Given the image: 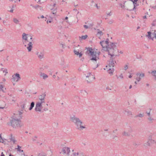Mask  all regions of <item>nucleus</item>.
<instances>
[{
    "instance_id": "423d86ee",
    "label": "nucleus",
    "mask_w": 156,
    "mask_h": 156,
    "mask_svg": "<svg viewBox=\"0 0 156 156\" xmlns=\"http://www.w3.org/2000/svg\"><path fill=\"white\" fill-rule=\"evenodd\" d=\"M42 103L38 102L36 103L35 108V111L37 112H41L42 108Z\"/></svg>"
},
{
    "instance_id": "b1692460",
    "label": "nucleus",
    "mask_w": 156,
    "mask_h": 156,
    "mask_svg": "<svg viewBox=\"0 0 156 156\" xmlns=\"http://www.w3.org/2000/svg\"><path fill=\"white\" fill-rule=\"evenodd\" d=\"M87 36L86 35L84 36H82L81 37H79V39L80 40H85L87 38Z\"/></svg>"
},
{
    "instance_id": "49530a36",
    "label": "nucleus",
    "mask_w": 156,
    "mask_h": 156,
    "mask_svg": "<svg viewBox=\"0 0 156 156\" xmlns=\"http://www.w3.org/2000/svg\"><path fill=\"white\" fill-rule=\"evenodd\" d=\"M152 134L148 136V140L149 141L151 140H152Z\"/></svg>"
},
{
    "instance_id": "ea45409f",
    "label": "nucleus",
    "mask_w": 156,
    "mask_h": 156,
    "mask_svg": "<svg viewBox=\"0 0 156 156\" xmlns=\"http://www.w3.org/2000/svg\"><path fill=\"white\" fill-rule=\"evenodd\" d=\"M12 101L13 102V103H14L15 101L13 99H9V101H8V102L10 104H12Z\"/></svg>"
},
{
    "instance_id": "e2e57ef3",
    "label": "nucleus",
    "mask_w": 156,
    "mask_h": 156,
    "mask_svg": "<svg viewBox=\"0 0 156 156\" xmlns=\"http://www.w3.org/2000/svg\"><path fill=\"white\" fill-rule=\"evenodd\" d=\"M119 77L121 78H123V76H122V74H121L119 76Z\"/></svg>"
},
{
    "instance_id": "9d476101",
    "label": "nucleus",
    "mask_w": 156,
    "mask_h": 156,
    "mask_svg": "<svg viewBox=\"0 0 156 156\" xmlns=\"http://www.w3.org/2000/svg\"><path fill=\"white\" fill-rule=\"evenodd\" d=\"M33 44L31 42H30L27 44V48L29 52L33 48Z\"/></svg>"
},
{
    "instance_id": "4d7b16f0",
    "label": "nucleus",
    "mask_w": 156,
    "mask_h": 156,
    "mask_svg": "<svg viewBox=\"0 0 156 156\" xmlns=\"http://www.w3.org/2000/svg\"><path fill=\"white\" fill-rule=\"evenodd\" d=\"M83 27L86 29H88V27L87 25H83Z\"/></svg>"
},
{
    "instance_id": "ddd939ff",
    "label": "nucleus",
    "mask_w": 156,
    "mask_h": 156,
    "mask_svg": "<svg viewBox=\"0 0 156 156\" xmlns=\"http://www.w3.org/2000/svg\"><path fill=\"white\" fill-rule=\"evenodd\" d=\"M119 54H114L111 55V57H110V60H115V58L117 57V56H119Z\"/></svg>"
},
{
    "instance_id": "5701e85b",
    "label": "nucleus",
    "mask_w": 156,
    "mask_h": 156,
    "mask_svg": "<svg viewBox=\"0 0 156 156\" xmlns=\"http://www.w3.org/2000/svg\"><path fill=\"white\" fill-rule=\"evenodd\" d=\"M114 71V69H112L110 68L108 70V72L110 74L112 75L113 74Z\"/></svg>"
},
{
    "instance_id": "f8f14e48",
    "label": "nucleus",
    "mask_w": 156,
    "mask_h": 156,
    "mask_svg": "<svg viewBox=\"0 0 156 156\" xmlns=\"http://www.w3.org/2000/svg\"><path fill=\"white\" fill-rule=\"evenodd\" d=\"M0 103L3 105H0V108L3 109L4 108H7L8 106L5 104V102L1 101Z\"/></svg>"
},
{
    "instance_id": "13d9d810",
    "label": "nucleus",
    "mask_w": 156,
    "mask_h": 156,
    "mask_svg": "<svg viewBox=\"0 0 156 156\" xmlns=\"http://www.w3.org/2000/svg\"><path fill=\"white\" fill-rule=\"evenodd\" d=\"M3 73H5V75L6 74L8 73L7 70L6 69H5L4 70H3Z\"/></svg>"
},
{
    "instance_id": "c756f323",
    "label": "nucleus",
    "mask_w": 156,
    "mask_h": 156,
    "mask_svg": "<svg viewBox=\"0 0 156 156\" xmlns=\"http://www.w3.org/2000/svg\"><path fill=\"white\" fill-rule=\"evenodd\" d=\"M13 21L16 24H19V20L16 18H14L13 19Z\"/></svg>"
},
{
    "instance_id": "4468645a",
    "label": "nucleus",
    "mask_w": 156,
    "mask_h": 156,
    "mask_svg": "<svg viewBox=\"0 0 156 156\" xmlns=\"http://www.w3.org/2000/svg\"><path fill=\"white\" fill-rule=\"evenodd\" d=\"M103 41H101L100 42V44L102 46L103 49H104L105 50L106 49V46H108L106 45V44L105 43H103Z\"/></svg>"
},
{
    "instance_id": "37998d69",
    "label": "nucleus",
    "mask_w": 156,
    "mask_h": 156,
    "mask_svg": "<svg viewBox=\"0 0 156 156\" xmlns=\"http://www.w3.org/2000/svg\"><path fill=\"white\" fill-rule=\"evenodd\" d=\"M37 138V137L36 136H35L34 137H33L32 138L33 141H36V139Z\"/></svg>"
},
{
    "instance_id": "6e6552de",
    "label": "nucleus",
    "mask_w": 156,
    "mask_h": 156,
    "mask_svg": "<svg viewBox=\"0 0 156 156\" xmlns=\"http://www.w3.org/2000/svg\"><path fill=\"white\" fill-rule=\"evenodd\" d=\"M12 81L17 82L21 79L19 73H16L14 75L12 76Z\"/></svg>"
},
{
    "instance_id": "0eeeda50",
    "label": "nucleus",
    "mask_w": 156,
    "mask_h": 156,
    "mask_svg": "<svg viewBox=\"0 0 156 156\" xmlns=\"http://www.w3.org/2000/svg\"><path fill=\"white\" fill-rule=\"evenodd\" d=\"M79 45H78L77 46L75 47L74 50V52L75 55L77 56L79 55V57L80 58L82 56V54L81 52L79 53Z\"/></svg>"
},
{
    "instance_id": "dca6fc26",
    "label": "nucleus",
    "mask_w": 156,
    "mask_h": 156,
    "mask_svg": "<svg viewBox=\"0 0 156 156\" xmlns=\"http://www.w3.org/2000/svg\"><path fill=\"white\" fill-rule=\"evenodd\" d=\"M28 35V34L23 33L22 34V40L28 41V37H27Z\"/></svg>"
},
{
    "instance_id": "412c9836",
    "label": "nucleus",
    "mask_w": 156,
    "mask_h": 156,
    "mask_svg": "<svg viewBox=\"0 0 156 156\" xmlns=\"http://www.w3.org/2000/svg\"><path fill=\"white\" fill-rule=\"evenodd\" d=\"M86 77H89V78H93L94 79H95V78L94 76H93V75H92L91 74V73H89L87 74V76H86Z\"/></svg>"
},
{
    "instance_id": "e433bc0d",
    "label": "nucleus",
    "mask_w": 156,
    "mask_h": 156,
    "mask_svg": "<svg viewBox=\"0 0 156 156\" xmlns=\"http://www.w3.org/2000/svg\"><path fill=\"white\" fill-rule=\"evenodd\" d=\"M92 79L94 80L93 78H89V80H87V83H90L92 82Z\"/></svg>"
},
{
    "instance_id": "f3484780",
    "label": "nucleus",
    "mask_w": 156,
    "mask_h": 156,
    "mask_svg": "<svg viewBox=\"0 0 156 156\" xmlns=\"http://www.w3.org/2000/svg\"><path fill=\"white\" fill-rule=\"evenodd\" d=\"M116 63L115 60H110L109 63V66L110 67L112 66L113 67Z\"/></svg>"
},
{
    "instance_id": "5fc2aeb1",
    "label": "nucleus",
    "mask_w": 156,
    "mask_h": 156,
    "mask_svg": "<svg viewBox=\"0 0 156 156\" xmlns=\"http://www.w3.org/2000/svg\"><path fill=\"white\" fill-rule=\"evenodd\" d=\"M120 6L122 8H124V5H123L122 4H120Z\"/></svg>"
},
{
    "instance_id": "09e8293b",
    "label": "nucleus",
    "mask_w": 156,
    "mask_h": 156,
    "mask_svg": "<svg viewBox=\"0 0 156 156\" xmlns=\"http://www.w3.org/2000/svg\"><path fill=\"white\" fill-rule=\"evenodd\" d=\"M56 12V11L55 10H53L52 12V14L54 15H55Z\"/></svg>"
},
{
    "instance_id": "1a4fd4ad",
    "label": "nucleus",
    "mask_w": 156,
    "mask_h": 156,
    "mask_svg": "<svg viewBox=\"0 0 156 156\" xmlns=\"http://www.w3.org/2000/svg\"><path fill=\"white\" fill-rule=\"evenodd\" d=\"M46 96V94L44 93L39 95L38 98L39 100L41 101L40 102L43 103L45 102V98Z\"/></svg>"
},
{
    "instance_id": "9b49d317",
    "label": "nucleus",
    "mask_w": 156,
    "mask_h": 156,
    "mask_svg": "<svg viewBox=\"0 0 156 156\" xmlns=\"http://www.w3.org/2000/svg\"><path fill=\"white\" fill-rule=\"evenodd\" d=\"M62 153L63 154H68V147H64L62 149Z\"/></svg>"
},
{
    "instance_id": "7c9ffc66",
    "label": "nucleus",
    "mask_w": 156,
    "mask_h": 156,
    "mask_svg": "<svg viewBox=\"0 0 156 156\" xmlns=\"http://www.w3.org/2000/svg\"><path fill=\"white\" fill-rule=\"evenodd\" d=\"M22 42L23 44L24 45V46L25 47H26L27 46V42H28V41L22 40Z\"/></svg>"
},
{
    "instance_id": "052dcab7",
    "label": "nucleus",
    "mask_w": 156,
    "mask_h": 156,
    "mask_svg": "<svg viewBox=\"0 0 156 156\" xmlns=\"http://www.w3.org/2000/svg\"><path fill=\"white\" fill-rule=\"evenodd\" d=\"M21 148V147L19 146V145H17V150H19Z\"/></svg>"
},
{
    "instance_id": "c03bdc74",
    "label": "nucleus",
    "mask_w": 156,
    "mask_h": 156,
    "mask_svg": "<svg viewBox=\"0 0 156 156\" xmlns=\"http://www.w3.org/2000/svg\"><path fill=\"white\" fill-rule=\"evenodd\" d=\"M144 145L146 146H150V143H149V141H148L147 142L144 144Z\"/></svg>"
},
{
    "instance_id": "4c0bfd02",
    "label": "nucleus",
    "mask_w": 156,
    "mask_h": 156,
    "mask_svg": "<svg viewBox=\"0 0 156 156\" xmlns=\"http://www.w3.org/2000/svg\"><path fill=\"white\" fill-rule=\"evenodd\" d=\"M4 139H3L1 136V135L0 134V142L3 143L4 140Z\"/></svg>"
},
{
    "instance_id": "2eb2a0df",
    "label": "nucleus",
    "mask_w": 156,
    "mask_h": 156,
    "mask_svg": "<svg viewBox=\"0 0 156 156\" xmlns=\"http://www.w3.org/2000/svg\"><path fill=\"white\" fill-rule=\"evenodd\" d=\"M36 55H37L38 58L40 59H42L44 58V54L42 52H41L40 54L38 52H37Z\"/></svg>"
},
{
    "instance_id": "4be33fe9",
    "label": "nucleus",
    "mask_w": 156,
    "mask_h": 156,
    "mask_svg": "<svg viewBox=\"0 0 156 156\" xmlns=\"http://www.w3.org/2000/svg\"><path fill=\"white\" fill-rule=\"evenodd\" d=\"M10 141H12L13 142V143H15V142L16 141V140H15V139L14 137H12V134H10Z\"/></svg>"
},
{
    "instance_id": "c9c22d12",
    "label": "nucleus",
    "mask_w": 156,
    "mask_h": 156,
    "mask_svg": "<svg viewBox=\"0 0 156 156\" xmlns=\"http://www.w3.org/2000/svg\"><path fill=\"white\" fill-rule=\"evenodd\" d=\"M148 35H146V37H148V38H151V32H147Z\"/></svg>"
},
{
    "instance_id": "864d4df0",
    "label": "nucleus",
    "mask_w": 156,
    "mask_h": 156,
    "mask_svg": "<svg viewBox=\"0 0 156 156\" xmlns=\"http://www.w3.org/2000/svg\"><path fill=\"white\" fill-rule=\"evenodd\" d=\"M128 68V66L127 65H126L124 66V69L126 70Z\"/></svg>"
},
{
    "instance_id": "c85d7f7f",
    "label": "nucleus",
    "mask_w": 156,
    "mask_h": 156,
    "mask_svg": "<svg viewBox=\"0 0 156 156\" xmlns=\"http://www.w3.org/2000/svg\"><path fill=\"white\" fill-rule=\"evenodd\" d=\"M144 116V114H139L135 116V118H137L138 117L142 118Z\"/></svg>"
},
{
    "instance_id": "6e6d98bb",
    "label": "nucleus",
    "mask_w": 156,
    "mask_h": 156,
    "mask_svg": "<svg viewBox=\"0 0 156 156\" xmlns=\"http://www.w3.org/2000/svg\"><path fill=\"white\" fill-rule=\"evenodd\" d=\"M141 79V78L140 77H137L136 78V80H137L138 81H139Z\"/></svg>"
},
{
    "instance_id": "58836bf2",
    "label": "nucleus",
    "mask_w": 156,
    "mask_h": 156,
    "mask_svg": "<svg viewBox=\"0 0 156 156\" xmlns=\"http://www.w3.org/2000/svg\"><path fill=\"white\" fill-rule=\"evenodd\" d=\"M18 112H21L18 111V112H16L15 113H14V115H13V116H18L19 115V113H18Z\"/></svg>"
},
{
    "instance_id": "8fccbe9b",
    "label": "nucleus",
    "mask_w": 156,
    "mask_h": 156,
    "mask_svg": "<svg viewBox=\"0 0 156 156\" xmlns=\"http://www.w3.org/2000/svg\"><path fill=\"white\" fill-rule=\"evenodd\" d=\"M150 141L151 143L153 144L156 143V142L154 140H150Z\"/></svg>"
},
{
    "instance_id": "393cba45",
    "label": "nucleus",
    "mask_w": 156,
    "mask_h": 156,
    "mask_svg": "<svg viewBox=\"0 0 156 156\" xmlns=\"http://www.w3.org/2000/svg\"><path fill=\"white\" fill-rule=\"evenodd\" d=\"M34 102H32L30 104V107L29 108V110H31L34 107Z\"/></svg>"
},
{
    "instance_id": "20e7f679",
    "label": "nucleus",
    "mask_w": 156,
    "mask_h": 156,
    "mask_svg": "<svg viewBox=\"0 0 156 156\" xmlns=\"http://www.w3.org/2000/svg\"><path fill=\"white\" fill-rule=\"evenodd\" d=\"M87 54H89L92 56V58H91V60L92 61H96L99 59L98 57L96 55V52L93 51V49L91 48H88L86 52Z\"/></svg>"
},
{
    "instance_id": "cd10ccee",
    "label": "nucleus",
    "mask_w": 156,
    "mask_h": 156,
    "mask_svg": "<svg viewBox=\"0 0 156 156\" xmlns=\"http://www.w3.org/2000/svg\"><path fill=\"white\" fill-rule=\"evenodd\" d=\"M6 89L5 88V89H3V85L2 84H0V91H2L3 92H5V90Z\"/></svg>"
},
{
    "instance_id": "72a5a7b5",
    "label": "nucleus",
    "mask_w": 156,
    "mask_h": 156,
    "mask_svg": "<svg viewBox=\"0 0 156 156\" xmlns=\"http://www.w3.org/2000/svg\"><path fill=\"white\" fill-rule=\"evenodd\" d=\"M105 43L107 45H110V44H109V39L108 38L107 39L106 41H103L102 43Z\"/></svg>"
},
{
    "instance_id": "f257e3e1",
    "label": "nucleus",
    "mask_w": 156,
    "mask_h": 156,
    "mask_svg": "<svg viewBox=\"0 0 156 156\" xmlns=\"http://www.w3.org/2000/svg\"><path fill=\"white\" fill-rule=\"evenodd\" d=\"M18 113H19V116H12L10 122L8 123V125H9L10 124L11 126L14 128H20L22 126L20 120L22 117V112H18Z\"/></svg>"
},
{
    "instance_id": "a878e982",
    "label": "nucleus",
    "mask_w": 156,
    "mask_h": 156,
    "mask_svg": "<svg viewBox=\"0 0 156 156\" xmlns=\"http://www.w3.org/2000/svg\"><path fill=\"white\" fill-rule=\"evenodd\" d=\"M98 32L97 33V35H99L100 37H101V35L103 34V33L102 32V31L100 30L99 29H98Z\"/></svg>"
},
{
    "instance_id": "a18cd8bd",
    "label": "nucleus",
    "mask_w": 156,
    "mask_h": 156,
    "mask_svg": "<svg viewBox=\"0 0 156 156\" xmlns=\"http://www.w3.org/2000/svg\"><path fill=\"white\" fill-rule=\"evenodd\" d=\"M69 156H74L72 153L70 152L69 148Z\"/></svg>"
},
{
    "instance_id": "0e129e2a",
    "label": "nucleus",
    "mask_w": 156,
    "mask_h": 156,
    "mask_svg": "<svg viewBox=\"0 0 156 156\" xmlns=\"http://www.w3.org/2000/svg\"><path fill=\"white\" fill-rule=\"evenodd\" d=\"M117 131V129H116L115 130H113V132L114 133H116V132Z\"/></svg>"
},
{
    "instance_id": "f03ea898",
    "label": "nucleus",
    "mask_w": 156,
    "mask_h": 156,
    "mask_svg": "<svg viewBox=\"0 0 156 156\" xmlns=\"http://www.w3.org/2000/svg\"><path fill=\"white\" fill-rule=\"evenodd\" d=\"M70 120L73 122H74L76 125V129L80 130H82L83 129L85 128V127L83 125V123L80 119L76 117L75 115H73V116H70Z\"/></svg>"
},
{
    "instance_id": "473e14b6",
    "label": "nucleus",
    "mask_w": 156,
    "mask_h": 156,
    "mask_svg": "<svg viewBox=\"0 0 156 156\" xmlns=\"http://www.w3.org/2000/svg\"><path fill=\"white\" fill-rule=\"evenodd\" d=\"M139 143H137L136 142H134L133 143V145L135 147H137L138 146L140 145Z\"/></svg>"
},
{
    "instance_id": "aec40b11",
    "label": "nucleus",
    "mask_w": 156,
    "mask_h": 156,
    "mask_svg": "<svg viewBox=\"0 0 156 156\" xmlns=\"http://www.w3.org/2000/svg\"><path fill=\"white\" fill-rule=\"evenodd\" d=\"M137 0H134L133 1V4L134 5V7L131 10H133L135 9V7L138 5V4L137 3Z\"/></svg>"
},
{
    "instance_id": "bb28decb",
    "label": "nucleus",
    "mask_w": 156,
    "mask_h": 156,
    "mask_svg": "<svg viewBox=\"0 0 156 156\" xmlns=\"http://www.w3.org/2000/svg\"><path fill=\"white\" fill-rule=\"evenodd\" d=\"M136 75L137 76H139V77L141 78L142 77H144V73L140 74V73H136Z\"/></svg>"
},
{
    "instance_id": "39448f33",
    "label": "nucleus",
    "mask_w": 156,
    "mask_h": 156,
    "mask_svg": "<svg viewBox=\"0 0 156 156\" xmlns=\"http://www.w3.org/2000/svg\"><path fill=\"white\" fill-rule=\"evenodd\" d=\"M133 132L132 129L130 127H129L128 130L124 131L122 133L123 136H129L130 135L131 133Z\"/></svg>"
},
{
    "instance_id": "774afa93",
    "label": "nucleus",
    "mask_w": 156,
    "mask_h": 156,
    "mask_svg": "<svg viewBox=\"0 0 156 156\" xmlns=\"http://www.w3.org/2000/svg\"><path fill=\"white\" fill-rule=\"evenodd\" d=\"M1 156H5V155L4 154L3 152H2L1 153Z\"/></svg>"
},
{
    "instance_id": "603ef678",
    "label": "nucleus",
    "mask_w": 156,
    "mask_h": 156,
    "mask_svg": "<svg viewBox=\"0 0 156 156\" xmlns=\"http://www.w3.org/2000/svg\"><path fill=\"white\" fill-rule=\"evenodd\" d=\"M146 113L147 114V115L149 116V117H151L150 111L149 112H146Z\"/></svg>"
},
{
    "instance_id": "69168bd1",
    "label": "nucleus",
    "mask_w": 156,
    "mask_h": 156,
    "mask_svg": "<svg viewBox=\"0 0 156 156\" xmlns=\"http://www.w3.org/2000/svg\"><path fill=\"white\" fill-rule=\"evenodd\" d=\"M107 15H108L109 16H111L112 15V14L111 13V12L108 13H107Z\"/></svg>"
},
{
    "instance_id": "f704fd0d",
    "label": "nucleus",
    "mask_w": 156,
    "mask_h": 156,
    "mask_svg": "<svg viewBox=\"0 0 156 156\" xmlns=\"http://www.w3.org/2000/svg\"><path fill=\"white\" fill-rule=\"evenodd\" d=\"M147 119L149 120L150 123H152L153 121L154 120V119L151 118V117H149Z\"/></svg>"
},
{
    "instance_id": "7ed1b4c3",
    "label": "nucleus",
    "mask_w": 156,
    "mask_h": 156,
    "mask_svg": "<svg viewBox=\"0 0 156 156\" xmlns=\"http://www.w3.org/2000/svg\"><path fill=\"white\" fill-rule=\"evenodd\" d=\"M110 45L106 46V51L108 52V54L109 55H111L115 54L116 52H119V50L117 49L115 43H110Z\"/></svg>"
},
{
    "instance_id": "a211bd4d",
    "label": "nucleus",
    "mask_w": 156,
    "mask_h": 156,
    "mask_svg": "<svg viewBox=\"0 0 156 156\" xmlns=\"http://www.w3.org/2000/svg\"><path fill=\"white\" fill-rule=\"evenodd\" d=\"M124 113L125 114L126 113L128 115H132V113L128 109L124 110Z\"/></svg>"
},
{
    "instance_id": "a19ab883",
    "label": "nucleus",
    "mask_w": 156,
    "mask_h": 156,
    "mask_svg": "<svg viewBox=\"0 0 156 156\" xmlns=\"http://www.w3.org/2000/svg\"><path fill=\"white\" fill-rule=\"evenodd\" d=\"M152 26H156V20H154L153 21L151 24Z\"/></svg>"
},
{
    "instance_id": "2f4dec72",
    "label": "nucleus",
    "mask_w": 156,
    "mask_h": 156,
    "mask_svg": "<svg viewBox=\"0 0 156 156\" xmlns=\"http://www.w3.org/2000/svg\"><path fill=\"white\" fill-rule=\"evenodd\" d=\"M151 74L154 76L156 78V70H154L152 71L151 73Z\"/></svg>"
},
{
    "instance_id": "338daca9",
    "label": "nucleus",
    "mask_w": 156,
    "mask_h": 156,
    "mask_svg": "<svg viewBox=\"0 0 156 156\" xmlns=\"http://www.w3.org/2000/svg\"><path fill=\"white\" fill-rule=\"evenodd\" d=\"M117 136H114L113 137V139H115L116 140V138H117Z\"/></svg>"
},
{
    "instance_id": "de8ad7c7",
    "label": "nucleus",
    "mask_w": 156,
    "mask_h": 156,
    "mask_svg": "<svg viewBox=\"0 0 156 156\" xmlns=\"http://www.w3.org/2000/svg\"><path fill=\"white\" fill-rule=\"evenodd\" d=\"M152 34L154 35V37L156 38V30H154Z\"/></svg>"
},
{
    "instance_id": "79ce46f5",
    "label": "nucleus",
    "mask_w": 156,
    "mask_h": 156,
    "mask_svg": "<svg viewBox=\"0 0 156 156\" xmlns=\"http://www.w3.org/2000/svg\"><path fill=\"white\" fill-rule=\"evenodd\" d=\"M25 106V104H23L22 105H21V107L23 109H24Z\"/></svg>"
},
{
    "instance_id": "680f3d73",
    "label": "nucleus",
    "mask_w": 156,
    "mask_h": 156,
    "mask_svg": "<svg viewBox=\"0 0 156 156\" xmlns=\"http://www.w3.org/2000/svg\"><path fill=\"white\" fill-rule=\"evenodd\" d=\"M37 156H45V155H43L41 154H38V155Z\"/></svg>"
},
{
    "instance_id": "3c124183",
    "label": "nucleus",
    "mask_w": 156,
    "mask_h": 156,
    "mask_svg": "<svg viewBox=\"0 0 156 156\" xmlns=\"http://www.w3.org/2000/svg\"><path fill=\"white\" fill-rule=\"evenodd\" d=\"M113 22V20H109L108 22V23L110 24H112Z\"/></svg>"
},
{
    "instance_id": "6ab92c4d",
    "label": "nucleus",
    "mask_w": 156,
    "mask_h": 156,
    "mask_svg": "<svg viewBox=\"0 0 156 156\" xmlns=\"http://www.w3.org/2000/svg\"><path fill=\"white\" fill-rule=\"evenodd\" d=\"M40 76H41L43 77V78L44 79H46L48 77V76L47 75L43 73H41L40 74Z\"/></svg>"
},
{
    "instance_id": "bf43d9fd",
    "label": "nucleus",
    "mask_w": 156,
    "mask_h": 156,
    "mask_svg": "<svg viewBox=\"0 0 156 156\" xmlns=\"http://www.w3.org/2000/svg\"><path fill=\"white\" fill-rule=\"evenodd\" d=\"M17 151H19L20 152H23V150H21L20 149L19 150H17Z\"/></svg>"
}]
</instances>
